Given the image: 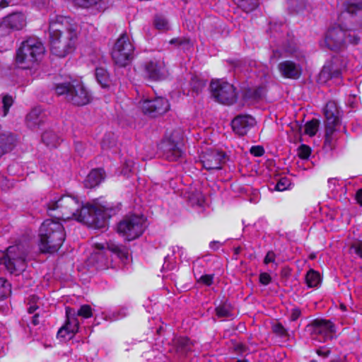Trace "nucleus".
<instances>
[{
    "label": "nucleus",
    "mask_w": 362,
    "mask_h": 362,
    "mask_svg": "<svg viewBox=\"0 0 362 362\" xmlns=\"http://www.w3.org/2000/svg\"><path fill=\"white\" fill-rule=\"evenodd\" d=\"M344 40H346V45L347 44L358 45L361 41V34L362 33L358 29H346L344 30Z\"/></svg>",
    "instance_id": "29"
},
{
    "label": "nucleus",
    "mask_w": 362,
    "mask_h": 362,
    "mask_svg": "<svg viewBox=\"0 0 362 362\" xmlns=\"http://www.w3.org/2000/svg\"><path fill=\"white\" fill-rule=\"evenodd\" d=\"M278 69L281 74L288 78L298 79L302 74L300 64L286 60L279 64Z\"/></svg>",
    "instance_id": "22"
},
{
    "label": "nucleus",
    "mask_w": 362,
    "mask_h": 362,
    "mask_svg": "<svg viewBox=\"0 0 362 362\" xmlns=\"http://www.w3.org/2000/svg\"><path fill=\"white\" fill-rule=\"evenodd\" d=\"M82 146H83L82 144L80 142H76L75 144L76 149L78 151H80L81 148H82Z\"/></svg>",
    "instance_id": "64"
},
{
    "label": "nucleus",
    "mask_w": 362,
    "mask_h": 362,
    "mask_svg": "<svg viewBox=\"0 0 362 362\" xmlns=\"http://www.w3.org/2000/svg\"><path fill=\"white\" fill-rule=\"evenodd\" d=\"M104 180V171L102 169H94L90 172L84 181L87 188L98 186Z\"/></svg>",
    "instance_id": "25"
},
{
    "label": "nucleus",
    "mask_w": 362,
    "mask_h": 362,
    "mask_svg": "<svg viewBox=\"0 0 362 362\" xmlns=\"http://www.w3.org/2000/svg\"><path fill=\"white\" fill-rule=\"evenodd\" d=\"M308 328L313 334L318 336L320 340L323 341L333 339L336 332L334 324L326 320H315Z\"/></svg>",
    "instance_id": "16"
},
{
    "label": "nucleus",
    "mask_w": 362,
    "mask_h": 362,
    "mask_svg": "<svg viewBox=\"0 0 362 362\" xmlns=\"http://www.w3.org/2000/svg\"><path fill=\"white\" fill-rule=\"evenodd\" d=\"M3 103V109H4V116H6L8 112L10 107L13 104V98L11 96L5 95L2 100Z\"/></svg>",
    "instance_id": "44"
},
{
    "label": "nucleus",
    "mask_w": 362,
    "mask_h": 362,
    "mask_svg": "<svg viewBox=\"0 0 362 362\" xmlns=\"http://www.w3.org/2000/svg\"><path fill=\"white\" fill-rule=\"evenodd\" d=\"M134 47L126 33H123L116 41L112 51V57L116 64L125 66L134 57Z\"/></svg>",
    "instance_id": "9"
},
{
    "label": "nucleus",
    "mask_w": 362,
    "mask_h": 362,
    "mask_svg": "<svg viewBox=\"0 0 362 362\" xmlns=\"http://www.w3.org/2000/svg\"><path fill=\"white\" fill-rule=\"evenodd\" d=\"M95 78L99 84L103 88H106L109 86L110 78L107 71L102 68L98 67L95 69Z\"/></svg>",
    "instance_id": "33"
},
{
    "label": "nucleus",
    "mask_w": 362,
    "mask_h": 362,
    "mask_svg": "<svg viewBox=\"0 0 362 362\" xmlns=\"http://www.w3.org/2000/svg\"><path fill=\"white\" fill-rule=\"evenodd\" d=\"M95 249L96 251L93 252L90 257V262L94 264L97 269H106L109 267L110 262L104 250L105 247L103 244L95 243Z\"/></svg>",
    "instance_id": "21"
},
{
    "label": "nucleus",
    "mask_w": 362,
    "mask_h": 362,
    "mask_svg": "<svg viewBox=\"0 0 362 362\" xmlns=\"http://www.w3.org/2000/svg\"><path fill=\"white\" fill-rule=\"evenodd\" d=\"M69 334H70L69 332H68L67 328L64 325L58 331V332H57V337L58 338H62V339H65L66 335Z\"/></svg>",
    "instance_id": "55"
},
{
    "label": "nucleus",
    "mask_w": 362,
    "mask_h": 362,
    "mask_svg": "<svg viewBox=\"0 0 362 362\" xmlns=\"http://www.w3.org/2000/svg\"><path fill=\"white\" fill-rule=\"evenodd\" d=\"M16 142V136L10 132L0 134V158L11 151Z\"/></svg>",
    "instance_id": "24"
},
{
    "label": "nucleus",
    "mask_w": 362,
    "mask_h": 362,
    "mask_svg": "<svg viewBox=\"0 0 362 362\" xmlns=\"http://www.w3.org/2000/svg\"><path fill=\"white\" fill-rule=\"evenodd\" d=\"M355 199L357 203L362 206V188L356 192Z\"/></svg>",
    "instance_id": "56"
},
{
    "label": "nucleus",
    "mask_w": 362,
    "mask_h": 362,
    "mask_svg": "<svg viewBox=\"0 0 362 362\" xmlns=\"http://www.w3.org/2000/svg\"><path fill=\"white\" fill-rule=\"evenodd\" d=\"M10 0H0V8H4L8 5Z\"/></svg>",
    "instance_id": "62"
},
{
    "label": "nucleus",
    "mask_w": 362,
    "mask_h": 362,
    "mask_svg": "<svg viewBox=\"0 0 362 362\" xmlns=\"http://www.w3.org/2000/svg\"><path fill=\"white\" fill-rule=\"evenodd\" d=\"M28 248L23 243L11 245L6 250H0V264H4L11 274L18 276L27 267Z\"/></svg>",
    "instance_id": "3"
},
{
    "label": "nucleus",
    "mask_w": 362,
    "mask_h": 362,
    "mask_svg": "<svg viewBox=\"0 0 362 362\" xmlns=\"http://www.w3.org/2000/svg\"><path fill=\"white\" fill-rule=\"evenodd\" d=\"M54 90L58 95L64 96V100L76 106L85 105L90 101L88 90L76 81L58 83Z\"/></svg>",
    "instance_id": "5"
},
{
    "label": "nucleus",
    "mask_w": 362,
    "mask_h": 362,
    "mask_svg": "<svg viewBox=\"0 0 362 362\" xmlns=\"http://www.w3.org/2000/svg\"><path fill=\"white\" fill-rule=\"evenodd\" d=\"M160 149L163 156L169 161H177L183 155L181 142L175 141L173 136L161 142Z\"/></svg>",
    "instance_id": "17"
},
{
    "label": "nucleus",
    "mask_w": 362,
    "mask_h": 362,
    "mask_svg": "<svg viewBox=\"0 0 362 362\" xmlns=\"http://www.w3.org/2000/svg\"><path fill=\"white\" fill-rule=\"evenodd\" d=\"M45 51V47L38 38L29 37L23 41L17 49L16 63L21 69H30L40 59Z\"/></svg>",
    "instance_id": "4"
},
{
    "label": "nucleus",
    "mask_w": 362,
    "mask_h": 362,
    "mask_svg": "<svg viewBox=\"0 0 362 362\" xmlns=\"http://www.w3.org/2000/svg\"><path fill=\"white\" fill-rule=\"evenodd\" d=\"M64 226L59 221L47 219L39 229L40 249L42 252H57L65 240Z\"/></svg>",
    "instance_id": "2"
},
{
    "label": "nucleus",
    "mask_w": 362,
    "mask_h": 362,
    "mask_svg": "<svg viewBox=\"0 0 362 362\" xmlns=\"http://www.w3.org/2000/svg\"><path fill=\"white\" fill-rule=\"evenodd\" d=\"M145 75L153 81L164 79L168 75V70L163 60H151L145 64Z\"/></svg>",
    "instance_id": "19"
},
{
    "label": "nucleus",
    "mask_w": 362,
    "mask_h": 362,
    "mask_svg": "<svg viewBox=\"0 0 362 362\" xmlns=\"http://www.w3.org/2000/svg\"><path fill=\"white\" fill-rule=\"evenodd\" d=\"M216 314L218 317H233V308L227 302H224L218 305L216 309Z\"/></svg>",
    "instance_id": "32"
},
{
    "label": "nucleus",
    "mask_w": 362,
    "mask_h": 362,
    "mask_svg": "<svg viewBox=\"0 0 362 362\" xmlns=\"http://www.w3.org/2000/svg\"><path fill=\"white\" fill-rule=\"evenodd\" d=\"M258 5V0H238V6L246 13L254 11Z\"/></svg>",
    "instance_id": "35"
},
{
    "label": "nucleus",
    "mask_w": 362,
    "mask_h": 362,
    "mask_svg": "<svg viewBox=\"0 0 362 362\" xmlns=\"http://www.w3.org/2000/svg\"><path fill=\"white\" fill-rule=\"evenodd\" d=\"M310 153L311 148L305 144H301L298 148V156L301 159H308Z\"/></svg>",
    "instance_id": "42"
},
{
    "label": "nucleus",
    "mask_w": 362,
    "mask_h": 362,
    "mask_svg": "<svg viewBox=\"0 0 362 362\" xmlns=\"http://www.w3.org/2000/svg\"><path fill=\"white\" fill-rule=\"evenodd\" d=\"M336 179L335 178H330L328 180V185H329V187L331 188L332 187V185H333L334 187L336 185Z\"/></svg>",
    "instance_id": "63"
},
{
    "label": "nucleus",
    "mask_w": 362,
    "mask_h": 362,
    "mask_svg": "<svg viewBox=\"0 0 362 362\" xmlns=\"http://www.w3.org/2000/svg\"><path fill=\"white\" fill-rule=\"evenodd\" d=\"M301 315V311L298 308H294L291 310V320L292 321H296L298 319V317Z\"/></svg>",
    "instance_id": "53"
},
{
    "label": "nucleus",
    "mask_w": 362,
    "mask_h": 362,
    "mask_svg": "<svg viewBox=\"0 0 362 362\" xmlns=\"http://www.w3.org/2000/svg\"><path fill=\"white\" fill-rule=\"evenodd\" d=\"M344 30L341 26H334L330 28L325 37L324 42L326 47L332 51H339L346 47V40H344Z\"/></svg>",
    "instance_id": "15"
},
{
    "label": "nucleus",
    "mask_w": 362,
    "mask_h": 362,
    "mask_svg": "<svg viewBox=\"0 0 362 362\" xmlns=\"http://www.w3.org/2000/svg\"><path fill=\"white\" fill-rule=\"evenodd\" d=\"M25 23V17L22 13L9 14L3 18L0 24V36L5 37L13 31L21 30Z\"/></svg>",
    "instance_id": "14"
},
{
    "label": "nucleus",
    "mask_w": 362,
    "mask_h": 362,
    "mask_svg": "<svg viewBox=\"0 0 362 362\" xmlns=\"http://www.w3.org/2000/svg\"><path fill=\"white\" fill-rule=\"evenodd\" d=\"M214 274L202 275L198 280V282L202 283L206 286H211L213 284Z\"/></svg>",
    "instance_id": "46"
},
{
    "label": "nucleus",
    "mask_w": 362,
    "mask_h": 362,
    "mask_svg": "<svg viewBox=\"0 0 362 362\" xmlns=\"http://www.w3.org/2000/svg\"><path fill=\"white\" fill-rule=\"evenodd\" d=\"M139 106L144 115L151 117L163 115L170 109L168 100L163 97L142 99L139 101Z\"/></svg>",
    "instance_id": "12"
},
{
    "label": "nucleus",
    "mask_w": 362,
    "mask_h": 362,
    "mask_svg": "<svg viewBox=\"0 0 362 362\" xmlns=\"http://www.w3.org/2000/svg\"><path fill=\"white\" fill-rule=\"evenodd\" d=\"M154 25L157 29L164 30L167 29L168 22L164 18L157 16L155 18Z\"/></svg>",
    "instance_id": "43"
},
{
    "label": "nucleus",
    "mask_w": 362,
    "mask_h": 362,
    "mask_svg": "<svg viewBox=\"0 0 362 362\" xmlns=\"http://www.w3.org/2000/svg\"><path fill=\"white\" fill-rule=\"evenodd\" d=\"M317 354L322 357H327L329 354V351H323L321 349H317Z\"/></svg>",
    "instance_id": "60"
},
{
    "label": "nucleus",
    "mask_w": 362,
    "mask_h": 362,
    "mask_svg": "<svg viewBox=\"0 0 362 362\" xmlns=\"http://www.w3.org/2000/svg\"><path fill=\"white\" fill-rule=\"evenodd\" d=\"M76 315L81 316L85 318H88L92 316V309L88 305H83L81 308L76 312Z\"/></svg>",
    "instance_id": "41"
},
{
    "label": "nucleus",
    "mask_w": 362,
    "mask_h": 362,
    "mask_svg": "<svg viewBox=\"0 0 362 362\" xmlns=\"http://www.w3.org/2000/svg\"><path fill=\"white\" fill-rule=\"evenodd\" d=\"M76 31L77 25L70 18L63 16H54L49 20V37Z\"/></svg>",
    "instance_id": "13"
},
{
    "label": "nucleus",
    "mask_w": 362,
    "mask_h": 362,
    "mask_svg": "<svg viewBox=\"0 0 362 362\" xmlns=\"http://www.w3.org/2000/svg\"><path fill=\"white\" fill-rule=\"evenodd\" d=\"M272 281L270 275L266 272L261 273L259 275V282L263 285H268Z\"/></svg>",
    "instance_id": "50"
},
{
    "label": "nucleus",
    "mask_w": 362,
    "mask_h": 362,
    "mask_svg": "<svg viewBox=\"0 0 362 362\" xmlns=\"http://www.w3.org/2000/svg\"><path fill=\"white\" fill-rule=\"evenodd\" d=\"M276 255L273 251H269L264 259V263L265 264H268L269 263H273L275 262Z\"/></svg>",
    "instance_id": "52"
},
{
    "label": "nucleus",
    "mask_w": 362,
    "mask_h": 362,
    "mask_svg": "<svg viewBox=\"0 0 362 362\" xmlns=\"http://www.w3.org/2000/svg\"><path fill=\"white\" fill-rule=\"evenodd\" d=\"M66 322L64 326L67 328L68 332L71 334H74L78 332V321L76 317V311L74 309L71 308H66Z\"/></svg>",
    "instance_id": "26"
},
{
    "label": "nucleus",
    "mask_w": 362,
    "mask_h": 362,
    "mask_svg": "<svg viewBox=\"0 0 362 362\" xmlns=\"http://www.w3.org/2000/svg\"><path fill=\"white\" fill-rule=\"evenodd\" d=\"M40 299L37 296L33 295L28 298V314H33L37 310H40Z\"/></svg>",
    "instance_id": "38"
},
{
    "label": "nucleus",
    "mask_w": 362,
    "mask_h": 362,
    "mask_svg": "<svg viewBox=\"0 0 362 362\" xmlns=\"http://www.w3.org/2000/svg\"><path fill=\"white\" fill-rule=\"evenodd\" d=\"M346 59L341 56H335L324 65L319 74V80L325 83L329 79L341 78L346 67Z\"/></svg>",
    "instance_id": "11"
},
{
    "label": "nucleus",
    "mask_w": 362,
    "mask_h": 362,
    "mask_svg": "<svg viewBox=\"0 0 362 362\" xmlns=\"http://www.w3.org/2000/svg\"><path fill=\"white\" fill-rule=\"evenodd\" d=\"M288 185V180L286 178H281L276 185L275 189L277 191H284Z\"/></svg>",
    "instance_id": "48"
},
{
    "label": "nucleus",
    "mask_w": 362,
    "mask_h": 362,
    "mask_svg": "<svg viewBox=\"0 0 362 362\" xmlns=\"http://www.w3.org/2000/svg\"><path fill=\"white\" fill-rule=\"evenodd\" d=\"M213 98L218 103L230 105L235 103L238 98V93L233 85L228 82L216 80L210 84Z\"/></svg>",
    "instance_id": "10"
},
{
    "label": "nucleus",
    "mask_w": 362,
    "mask_h": 362,
    "mask_svg": "<svg viewBox=\"0 0 362 362\" xmlns=\"http://www.w3.org/2000/svg\"><path fill=\"white\" fill-rule=\"evenodd\" d=\"M351 250L362 259V240L354 243L351 246Z\"/></svg>",
    "instance_id": "45"
},
{
    "label": "nucleus",
    "mask_w": 362,
    "mask_h": 362,
    "mask_svg": "<svg viewBox=\"0 0 362 362\" xmlns=\"http://www.w3.org/2000/svg\"><path fill=\"white\" fill-rule=\"evenodd\" d=\"M254 117L249 115H239L231 122L233 131L239 136L245 135L247 132L255 124Z\"/></svg>",
    "instance_id": "20"
},
{
    "label": "nucleus",
    "mask_w": 362,
    "mask_h": 362,
    "mask_svg": "<svg viewBox=\"0 0 362 362\" xmlns=\"http://www.w3.org/2000/svg\"><path fill=\"white\" fill-rule=\"evenodd\" d=\"M325 117V135L324 145L327 149H332L337 138L334 132L339 124V110L334 101H329L324 110Z\"/></svg>",
    "instance_id": "6"
},
{
    "label": "nucleus",
    "mask_w": 362,
    "mask_h": 362,
    "mask_svg": "<svg viewBox=\"0 0 362 362\" xmlns=\"http://www.w3.org/2000/svg\"><path fill=\"white\" fill-rule=\"evenodd\" d=\"M11 293V286L9 282L4 278H0V300L7 298Z\"/></svg>",
    "instance_id": "36"
},
{
    "label": "nucleus",
    "mask_w": 362,
    "mask_h": 362,
    "mask_svg": "<svg viewBox=\"0 0 362 362\" xmlns=\"http://www.w3.org/2000/svg\"><path fill=\"white\" fill-rule=\"evenodd\" d=\"M202 195L199 192H197L196 201L194 202L192 200V202L193 204H197L198 205H200L202 204Z\"/></svg>",
    "instance_id": "58"
},
{
    "label": "nucleus",
    "mask_w": 362,
    "mask_h": 362,
    "mask_svg": "<svg viewBox=\"0 0 362 362\" xmlns=\"http://www.w3.org/2000/svg\"><path fill=\"white\" fill-rule=\"evenodd\" d=\"M286 57L282 52L279 49H275L273 51L272 55L271 56V60L277 61L281 57Z\"/></svg>",
    "instance_id": "54"
},
{
    "label": "nucleus",
    "mask_w": 362,
    "mask_h": 362,
    "mask_svg": "<svg viewBox=\"0 0 362 362\" xmlns=\"http://www.w3.org/2000/svg\"><path fill=\"white\" fill-rule=\"evenodd\" d=\"M77 38V31L49 37L52 53L59 57H66L74 50Z\"/></svg>",
    "instance_id": "8"
},
{
    "label": "nucleus",
    "mask_w": 362,
    "mask_h": 362,
    "mask_svg": "<svg viewBox=\"0 0 362 362\" xmlns=\"http://www.w3.org/2000/svg\"><path fill=\"white\" fill-rule=\"evenodd\" d=\"M321 281L320 275L318 272L310 269L305 275V283L310 288L317 286Z\"/></svg>",
    "instance_id": "31"
},
{
    "label": "nucleus",
    "mask_w": 362,
    "mask_h": 362,
    "mask_svg": "<svg viewBox=\"0 0 362 362\" xmlns=\"http://www.w3.org/2000/svg\"><path fill=\"white\" fill-rule=\"evenodd\" d=\"M76 5L81 8H95L98 11H104L107 7L106 0H74Z\"/></svg>",
    "instance_id": "27"
},
{
    "label": "nucleus",
    "mask_w": 362,
    "mask_h": 362,
    "mask_svg": "<svg viewBox=\"0 0 362 362\" xmlns=\"http://www.w3.org/2000/svg\"><path fill=\"white\" fill-rule=\"evenodd\" d=\"M49 211H58L64 219L75 218L90 227L103 228L110 217L109 209L97 204L82 206L80 201L72 195H63L47 204Z\"/></svg>",
    "instance_id": "1"
},
{
    "label": "nucleus",
    "mask_w": 362,
    "mask_h": 362,
    "mask_svg": "<svg viewBox=\"0 0 362 362\" xmlns=\"http://www.w3.org/2000/svg\"><path fill=\"white\" fill-rule=\"evenodd\" d=\"M107 247L110 251L115 254L124 264L127 262L129 252L125 246L110 243L107 245Z\"/></svg>",
    "instance_id": "28"
},
{
    "label": "nucleus",
    "mask_w": 362,
    "mask_h": 362,
    "mask_svg": "<svg viewBox=\"0 0 362 362\" xmlns=\"http://www.w3.org/2000/svg\"><path fill=\"white\" fill-rule=\"evenodd\" d=\"M319 124L320 122L317 119H312L308 122L305 125V134L310 136H315L318 130Z\"/></svg>",
    "instance_id": "37"
},
{
    "label": "nucleus",
    "mask_w": 362,
    "mask_h": 362,
    "mask_svg": "<svg viewBox=\"0 0 362 362\" xmlns=\"http://www.w3.org/2000/svg\"><path fill=\"white\" fill-rule=\"evenodd\" d=\"M42 140L46 146L57 147L59 144V137L52 131L45 132L42 135Z\"/></svg>",
    "instance_id": "30"
},
{
    "label": "nucleus",
    "mask_w": 362,
    "mask_h": 362,
    "mask_svg": "<svg viewBox=\"0 0 362 362\" xmlns=\"http://www.w3.org/2000/svg\"><path fill=\"white\" fill-rule=\"evenodd\" d=\"M346 10L350 14H357L362 11V1L349 2L346 6Z\"/></svg>",
    "instance_id": "39"
},
{
    "label": "nucleus",
    "mask_w": 362,
    "mask_h": 362,
    "mask_svg": "<svg viewBox=\"0 0 362 362\" xmlns=\"http://www.w3.org/2000/svg\"><path fill=\"white\" fill-rule=\"evenodd\" d=\"M46 119L45 112L40 107L33 108L26 117V124L30 129H37L42 124Z\"/></svg>",
    "instance_id": "23"
},
{
    "label": "nucleus",
    "mask_w": 362,
    "mask_h": 362,
    "mask_svg": "<svg viewBox=\"0 0 362 362\" xmlns=\"http://www.w3.org/2000/svg\"><path fill=\"white\" fill-rule=\"evenodd\" d=\"M219 242L217 241H213L210 243V247L214 250H217L219 247Z\"/></svg>",
    "instance_id": "61"
},
{
    "label": "nucleus",
    "mask_w": 362,
    "mask_h": 362,
    "mask_svg": "<svg viewBox=\"0 0 362 362\" xmlns=\"http://www.w3.org/2000/svg\"><path fill=\"white\" fill-rule=\"evenodd\" d=\"M250 153L255 156H261L264 154V150L262 146H255L250 148Z\"/></svg>",
    "instance_id": "51"
},
{
    "label": "nucleus",
    "mask_w": 362,
    "mask_h": 362,
    "mask_svg": "<svg viewBox=\"0 0 362 362\" xmlns=\"http://www.w3.org/2000/svg\"><path fill=\"white\" fill-rule=\"evenodd\" d=\"M272 331L281 337H288V332L281 323H275L272 325Z\"/></svg>",
    "instance_id": "40"
},
{
    "label": "nucleus",
    "mask_w": 362,
    "mask_h": 362,
    "mask_svg": "<svg viewBox=\"0 0 362 362\" xmlns=\"http://www.w3.org/2000/svg\"><path fill=\"white\" fill-rule=\"evenodd\" d=\"M226 155L216 150H207L201 156L203 167L207 170H220L225 163Z\"/></svg>",
    "instance_id": "18"
},
{
    "label": "nucleus",
    "mask_w": 362,
    "mask_h": 362,
    "mask_svg": "<svg viewBox=\"0 0 362 362\" xmlns=\"http://www.w3.org/2000/svg\"><path fill=\"white\" fill-rule=\"evenodd\" d=\"M37 6H44L49 4V0H33Z\"/></svg>",
    "instance_id": "57"
},
{
    "label": "nucleus",
    "mask_w": 362,
    "mask_h": 362,
    "mask_svg": "<svg viewBox=\"0 0 362 362\" xmlns=\"http://www.w3.org/2000/svg\"><path fill=\"white\" fill-rule=\"evenodd\" d=\"M33 314V315L29 317L30 319V324L33 326L39 325L42 322V317L40 316V312H35Z\"/></svg>",
    "instance_id": "49"
},
{
    "label": "nucleus",
    "mask_w": 362,
    "mask_h": 362,
    "mask_svg": "<svg viewBox=\"0 0 362 362\" xmlns=\"http://www.w3.org/2000/svg\"><path fill=\"white\" fill-rule=\"evenodd\" d=\"M144 224L145 218L143 216H127L118 223L117 232L127 240H132L144 233Z\"/></svg>",
    "instance_id": "7"
},
{
    "label": "nucleus",
    "mask_w": 362,
    "mask_h": 362,
    "mask_svg": "<svg viewBox=\"0 0 362 362\" xmlns=\"http://www.w3.org/2000/svg\"><path fill=\"white\" fill-rule=\"evenodd\" d=\"M179 345L184 351L190 350V340L188 338H180L179 339Z\"/></svg>",
    "instance_id": "47"
},
{
    "label": "nucleus",
    "mask_w": 362,
    "mask_h": 362,
    "mask_svg": "<svg viewBox=\"0 0 362 362\" xmlns=\"http://www.w3.org/2000/svg\"><path fill=\"white\" fill-rule=\"evenodd\" d=\"M284 52L292 54L295 52V47L293 45H289L286 47H284Z\"/></svg>",
    "instance_id": "59"
},
{
    "label": "nucleus",
    "mask_w": 362,
    "mask_h": 362,
    "mask_svg": "<svg viewBox=\"0 0 362 362\" xmlns=\"http://www.w3.org/2000/svg\"><path fill=\"white\" fill-rule=\"evenodd\" d=\"M189 85L192 91L198 95L206 87V81L203 80L197 76H194L191 78Z\"/></svg>",
    "instance_id": "34"
}]
</instances>
